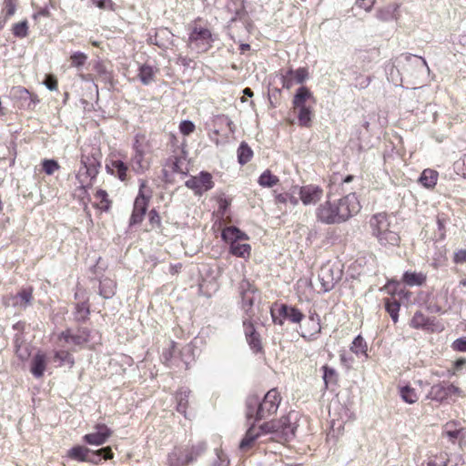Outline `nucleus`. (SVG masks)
Returning a JSON list of instances; mask_svg holds the SVG:
<instances>
[{
    "label": "nucleus",
    "mask_w": 466,
    "mask_h": 466,
    "mask_svg": "<svg viewBox=\"0 0 466 466\" xmlns=\"http://www.w3.org/2000/svg\"><path fill=\"white\" fill-rule=\"evenodd\" d=\"M360 208L358 197L350 193L335 201L328 198L317 208L316 218L323 224H340L357 215Z\"/></svg>",
    "instance_id": "obj_1"
},
{
    "label": "nucleus",
    "mask_w": 466,
    "mask_h": 466,
    "mask_svg": "<svg viewBox=\"0 0 466 466\" xmlns=\"http://www.w3.org/2000/svg\"><path fill=\"white\" fill-rule=\"evenodd\" d=\"M101 153L97 147L85 146L82 147L81 167L76 176L78 181V198L86 197V187H90L100 167Z\"/></svg>",
    "instance_id": "obj_2"
},
{
    "label": "nucleus",
    "mask_w": 466,
    "mask_h": 466,
    "mask_svg": "<svg viewBox=\"0 0 466 466\" xmlns=\"http://www.w3.org/2000/svg\"><path fill=\"white\" fill-rule=\"evenodd\" d=\"M371 233L383 247H395L400 244V237L394 219L385 213L374 215L370 220Z\"/></svg>",
    "instance_id": "obj_3"
},
{
    "label": "nucleus",
    "mask_w": 466,
    "mask_h": 466,
    "mask_svg": "<svg viewBox=\"0 0 466 466\" xmlns=\"http://www.w3.org/2000/svg\"><path fill=\"white\" fill-rule=\"evenodd\" d=\"M280 400L279 392L276 389L268 390L262 401L257 396H250L247 400L248 417L260 420L266 415L275 412Z\"/></svg>",
    "instance_id": "obj_4"
},
{
    "label": "nucleus",
    "mask_w": 466,
    "mask_h": 466,
    "mask_svg": "<svg viewBox=\"0 0 466 466\" xmlns=\"http://www.w3.org/2000/svg\"><path fill=\"white\" fill-rule=\"evenodd\" d=\"M134 154L130 158V167L137 174H143L146 172L151 163V147L143 137H136L133 145Z\"/></svg>",
    "instance_id": "obj_5"
},
{
    "label": "nucleus",
    "mask_w": 466,
    "mask_h": 466,
    "mask_svg": "<svg viewBox=\"0 0 466 466\" xmlns=\"http://www.w3.org/2000/svg\"><path fill=\"white\" fill-rule=\"evenodd\" d=\"M461 395L462 390L459 387L452 383L442 381L431 388L427 398L441 403L448 400L454 401L456 398Z\"/></svg>",
    "instance_id": "obj_6"
},
{
    "label": "nucleus",
    "mask_w": 466,
    "mask_h": 466,
    "mask_svg": "<svg viewBox=\"0 0 466 466\" xmlns=\"http://www.w3.org/2000/svg\"><path fill=\"white\" fill-rule=\"evenodd\" d=\"M150 198V192L146 191L145 181H141L139 193L135 199L130 224H137L143 220Z\"/></svg>",
    "instance_id": "obj_7"
},
{
    "label": "nucleus",
    "mask_w": 466,
    "mask_h": 466,
    "mask_svg": "<svg viewBox=\"0 0 466 466\" xmlns=\"http://www.w3.org/2000/svg\"><path fill=\"white\" fill-rule=\"evenodd\" d=\"M293 322L299 323L298 332L305 339H310L320 331L319 321L313 317L305 318L300 312L293 309Z\"/></svg>",
    "instance_id": "obj_8"
},
{
    "label": "nucleus",
    "mask_w": 466,
    "mask_h": 466,
    "mask_svg": "<svg viewBox=\"0 0 466 466\" xmlns=\"http://www.w3.org/2000/svg\"><path fill=\"white\" fill-rule=\"evenodd\" d=\"M212 35L207 28L195 26L189 35L190 47L198 52H206L211 47Z\"/></svg>",
    "instance_id": "obj_9"
},
{
    "label": "nucleus",
    "mask_w": 466,
    "mask_h": 466,
    "mask_svg": "<svg viewBox=\"0 0 466 466\" xmlns=\"http://www.w3.org/2000/svg\"><path fill=\"white\" fill-rule=\"evenodd\" d=\"M185 185L192 189L196 195H202L214 187V182L210 173L202 171L198 176L190 177Z\"/></svg>",
    "instance_id": "obj_10"
},
{
    "label": "nucleus",
    "mask_w": 466,
    "mask_h": 466,
    "mask_svg": "<svg viewBox=\"0 0 466 466\" xmlns=\"http://www.w3.org/2000/svg\"><path fill=\"white\" fill-rule=\"evenodd\" d=\"M10 96L18 103L20 108L33 109L39 102L36 95L31 94L23 86H14L10 91Z\"/></svg>",
    "instance_id": "obj_11"
},
{
    "label": "nucleus",
    "mask_w": 466,
    "mask_h": 466,
    "mask_svg": "<svg viewBox=\"0 0 466 466\" xmlns=\"http://www.w3.org/2000/svg\"><path fill=\"white\" fill-rule=\"evenodd\" d=\"M323 189L317 185L309 184L299 187L298 198L304 206H314L322 199Z\"/></svg>",
    "instance_id": "obj_12"
},
{
    "label": "nucleus",
    "mask_w": 466,
    "mask_h": 466,
    "mask_svg": "<svg viewBox=\"0 0 466 466\" xmlns=\"http://www.w3.org/2000/svg\"><path fill=\"white\" fill-rule=\"evenodd\" d=\"M111 434L112 431L105 424H96L95 426V431L86 434L83 439L90 445L99 446L106 443Z\"/></svg>",
    "instance_id": "obj_13"
},
{
    "label": "nucleus",
    "mask_w": 466,
    "mask_h": 466,
    "mask_svg": "<svg viewBox=\"0 0 466 466\" xmlns=\"http://www.w3.org/2000/svg\"><path fill=\"white\" fill-rule=\"evenodd\" d=\"M90 333L86 329H79L76 331L67 329L61 333L59 339H64L67 344L82 346L90 341Z\"/></svg>",
    "instance_id": "obj_14"
},
{
    "label": "nucleus",
    "mask_w": 466,
    "mask_h": 466,
    "mask_svg": "<svg viewBox=\"0 0 466 466\" xmlns=\"http://www.w3.org/2000/svg\"><path fill=\"white\" fill-rule=\"evenodd\" d=\"M242 307L246 311L252 307L257 299V289L247 280H243L239 286Z\"/></svg>",
    "instance_id": "obj_15"
},
{
    "label": "nucleus",
    "mask_w": 466,
    "mask_h": 466,
    "mask_svg": "<svg viewBox=\"0 0 466 466\" xmlns=\"http://www.w3.org/2000/svg\"><path fill=\"white\" fill-rule=\"evenodd\" d=\"M32 291L31 289H24L16 295H11L5 299V306L15 307L19 309H25L31 302Z\"/></svg>",
    "instance_id": "obj_16"
},
{
    "label": "nucleus",
    "mask_w": 466,
    "mask_h": 466,
    "mask_svg": "<svg viewBox=\"0 0 466 466\" xmlns=\"http://www.w3.org/2000/svg\"><path fill=\"white\" fill-rule=\"evenodd\" d=\"M339 279V275L338 273L334 275L332 267L329 264L322 266L319 272V279L322 284L324 291L331 289Z\"/></svg>",
    "instance_id": "obj_17"
},
{
    "label": "nucleus",
    "mask_w": 466,
    "mask_h": 466,
    "mask_svg": "<svg viewBox=\"0 0 466 466\" xmlns=\"http://www.w3.org/2000/svg\"><path fill=\"white\" fill-rule=\"evenodd\" d=\"M243 327L247 341L251 350L255 352L259 351L262 348L261 341L259 335L256 332L253 324L249 320H244Z\"/></svg>",
    "instance_id": "obj_18"
},
{
    "label": "nucleus",
    "mask_w": 466,
    "mask_h": 466,
    "mask_svg": "<svg viewBox=\"0 0 466 466\" xmlns=\"http://www.w3.org/2000/svg\"><path fill=\"white\" fill-rule=\"evenodd\" d=\"M315 105L316 99L313 94L305 86L299 87L293 96V107Z\"/></svg>",
    "instance_id": "obj_19"
},
{
    "label": "nucleus",
    "mask_w": 466,
    "mask_h": 466,
    "mask_svg": "<svg viewBox=\"0 0 466 466\" xmlns=\"http://www.w3.org/2000/svg\"><path fill=\"white\" fill-rule=\"evenodd\" d=\"M47 364V358L44 352L38 351L32 359L30 363V371L35 378H41L44 375Z\"/></svg>",
    "instance_id": "obj_20"
},
{
    "label": "nucleus",
    "mask_w": 466,
    "mask_h": 466,
    "mask_svg": "<svg viewBox=\"0 0 466 466\" xmlns=\"http://www.w3.org/2000/svg\"><path fill=\"white\" fill-rule=\"evenodd\" d=\"M399 393L402 400L408 404H414L418 401L420 392L416 385L399 386Z\"/></svg>",
    "instance_id": "obj_21"
},
{
    "label": "nucleus",
    "mask_w": 466,
    "mask_h": 466,
    "mask_svg": "<svg viewBox=\"0 0 466 466\" xmlns=\"http://www.w3.org/2000/svg\"><path fill=\"white\" fill-rule=\"evenodd\" d=\"M194 461V457H187L182 448H175L168 455V464L170 466H186Z\"/></svg>",
    "instance_id": "obj_22"
},
{
    "label": "nucleus",
    "mask_w": 466,
    "mask_h": 466,
    "mask_svg": "<svg viewBox=\"0 0 466 466\" xmlns=\"http://www.w3.org/2000/svg\"><path fill=\"white\" fill-rule=\"evenodd\" d=\"M314 106L293 107L297 111L298 123L300 127H309L313 118Z\"/></svg>",
    "instance_id": "obj_23"
},
{
    "label": "nucleus",
    "mask_w": 466,
    "mask_h": 466,
    "mask_svg": "<svg viewBox=\"0 0 466 466\" xmlns=\"http://www.w3.org/2000/svg\"><path fill=\"white\" fill-rule=\"evenodd\" d=\"M106 169L120 180L124 181L127 179V166L122 160H111L106 164Z\"/></svg>",
    "instance_id": "obj_24"
},
{
    "label": "nucleus",
    "mask_w": 466,
    "mask_h": 466,
    "mask_svg": "<svg viewBox=\"0 0 466 466\" xmlns=\"http://www.w3.org/2000/svg\"><path fill=\"white\" fill-rule=\"evenodd\" d=\"M222 238L232 245L235 241L248 240V236L236 227H228L222 231Z\"/></svg>",
    "instance_id": "obj_25"
},
{
    "label": "nucleus",
    "mask_w": 466,
    "mask_h": 466,
    "mask_svg": "<svg viewBox=\"0 0 466 466\" xmlns=\"http://www.w3.org/2000/svg\"><path fill=\"white\" fill-rule=\"evenodd\" d=\"M157 71L158 70L156 67L148 65H142L139 66L137 76L143 85L148 86L155 81V76Z\"/></svg>",
    "instance_id": "obj_26"
},
{
    "label": "nucleus",
    "mask_w": 466,
    "mask_h": 466,
    "mask_svg": "<svg viewBox=\"0 0 466 466\" xmlns=\"http://www.w3.org/2000/svg\"><path fill=\"white\" fill-rule=\"evenodd\" d=\"M190 390L186 388H181L176 394L177 410L187 417V409L188 406V398Z\"/></svg>",
    "instance_id": "obj_27"
},
{
    "label": "nucleus",
    "mask_w": 466,
    "mask_h": 466,
    "mask_svg": "<svg viewBox=\"0 0 466 466\" xmlns=\"http://www.w3.org/2000/svg\"><path fill=\"white\" fill-rule=\"evenodd\" d=\"M439 174L433 169H425L421 173L419 181L426 188H433L437 184Z\"/></svg>",
    "instance_id": "obj_28"
},
{
    "label": "nucleus",
    "mask_w": 466,
    "mask_h": 466,
    "mask_svg": "<svg viewBox=\"0 0 466 466\" xmlns=\"http://www.w3.org/2000/svg\"><path fill=\"white\" fill-rule=\"evenodd\" d=\"M250 245L243 243L242 240L235 241L230 246V253L238 258H248L250 256Z\"/></svg>",
    "instance_id": "obj_29"
},
{
    "label": "nucleus",
    "mask_w": 466,
    "mask_h": 466,
    "mask_svg": "<svg viewBox=\"0 0 466 466\" xmlns=\"http://www.w3.org/2000/svg\"><path fill=\"white\" fill-rule=\"evenodd\" d=\"M402 280L410 287L421 286L426 280V275L421 272L406 271L403 274Z\"/></svg>",
    "instance_id": "obj_30"
},
{
    "label": "nucleus",
    "mask_w": 466,
    "mask_h": 466,
    "mask_svg": "<svg viewBox=\"0 0 466 466\" xmlns=\"http://www.w3.org/2000/svg\"><path fill=\"white\" fill-rule=\"evenodd\" d=\"M350 351L357 357L363 356L368 358V344L360 335L353 339L350 345Z\"/></svg>",
    "instance_id": "obj_31"
},
{
    "label": "nucleus",
    "mask_w": 466,
    "mask_h": 466,
    "mask_svg": "<svg viewBox=\"0 0 466 466\" xmlns=\"http://www.w3.org/2000/svg\"><path fill=\"white\" fill-rule=\"evenodd\" d=\"M287 310L288 308L286 305L275 303L270 308V313L274 323L282 325L284 319L288 318Z\"/></svg>",
    "instance_id": "obj_32"
},
{
    "label": "nucleus",
    "mask_w": 466,
    "mask_h": 466,
    "mask_svg": "<svg viewBox=\"0 0 466 466\" xmlns=\"http://www.w3.org/2000/svg\"><path fill=\"white\" fill-rule=\"evenodd\" d=\"M116 284L109 279L105 278L100 281V295L105 299L112 298L116 292Z\"/></svg>",
    "instance_id": "obj_33"
},
{
    "label": "nucleus",
    "mask_w": 466,
    "mask_h": 466,
    "mask_svg": "<svg viewBox=\"0 0 466 466\" xmlns=\"http://www.w3.org/2000/svg\"><path fill=\"white\" fill-rule=\"evenodd\" d=\"M89 450L83 446H75L67 452V456L75 461H87Z\"/></svg>",
    "instance_id": "obj_34"
},
{
    "label": "nucleus",
    "mask_w": 466,
    "mask_h": 466,
    "mask_svg": "<svg viewBox=\"0 0 466 466\" xmlns=\"http://www.w3.org/2000/svg\"><path fill=\"white\" fill-rule=\"evenodd\" d=\"M54 361L58 362L59 366L67 365L69 368H72L75 363L72 355L66 350L55 351Z\"/></svg>",
    "instance_id": "obj_35"
},
{
    "label": "nucleus",
    "mask_w": 466,
    "mask_h": 466,
    "mask_svg": "<svg viewBox=\"0 0 466 466\" xmlns=\"http://www.w3.org/2000/svg\"><path fill=\"white\" fill-rule=\"evenodd\" d=\"M258 432L256 431V429L252 426L248 429L247 431L245 437L241 441L239 444V448L241 450H248L253 442L256 441V439L258 437Z\"/></svg>",
    "instance_id": "obj_36"
},
{
    "label": "nucleus",
    "mask_w": 466,
    "mask_h": 466,
    "mask_svg": "<svg viewBox=\"0 0 466 466\" xmlns=\"http://www.w3.org/2000/svg\"><path fill=\"white\" fill-rule=\"evenodd\" d=\"M279 179L269 170L264 171L258 177V184L263 187H271L278 183Z\"/></svg>",
    "instance_id": "obj_37"
},
{
    "label": "nucleus",
    "mask_w": 466,
    "mask_h": 466,
    "mask_svg": "<svg viewBox=\"0 0 466 466\" xmlns=\"http://www.w3.org/2000/svg\"><path fill=\"white\" fill-rule=\"evenodd\" d=\"M252 155L251 148L246 143H241L238 149V162L241 165L248 163L251 159Z\"/></svg>",
    "instance_id": "obj_38"
},
{
    "label": "nucleus",
    "mask_w": 466,
    "mask_h": 466,
    "mask_svg": "<svg viewBox=\"0 0 466 466\" xmlns=\"http://www.w3.org/2000/svg\"><path fill=\"white\" fill-rule=\"evenodd\" d=\"M206 449L207 446L205 442H198L190 448L183 449V451L187 457L193 456L195 461L200 454L204 453Z\"/></svg>",
    "instance_id": "obj_39"
},
{
    "label": "nucleus",
    "mask_w": 466,
    "mask_h": 466,
    "mask_svg": "<svg viewBox=\"0 0 466 466\" xmlns=\"http://www.w3.org/2000/svg\"><path fill=\"white\" fill-rule=\"evenodd\" d=\"M272 430L283 435H289L291 432L289 417L282 418L277 424L272 426Z\"/></svg>",
    "instance_id": "obj_40"
},
{
    "label": "nucleus",
    "mask_w": 466,
    "mask_h": 466,
    "mask_svg": "<svg viewBox=\"0 0 466 466\" xmlns=\"http://www.w3.org/2000/svg\"><path fill=\"white\" fill-rule=\"evenodd\" d=\"M323 380L325 382L326 387H328L329 384L336 383V381H337L336 370L328 366H324L323 367Z\"/></svg>",
    "instance_id": "obj_41"
},
{
    "label": "nucleus",
    "mask_w": 466,
    "mask_h": 466,
    "mask_svg": "<svg viewBox=\"0 0 466 466\" xmlns=\"http://www.w3.org/2000/svg\"><path fill=\"white\" fill-rule=\"evenodd\" d=\"M43 170L46 175H53L60 168L59 164L54 159H45L42 162Z\"/></svg>",
    "instance_id": "obj_42"
},
{
    "label": "nucleus",
    "mask_w": 466,
    "mask_h": 466,
    "mask_svg": "<svg viewBox=\"0 0 466 466\" xmlns=\"http://www.w3.org/2000/svg\"><path fill=\"white\" fill-rule=\"evenodd\" d=\"M13 34L20 38H24L28 34V25L26 21H23L14 25Z\"/></svg>",
    "instance_id": "obj_43"
},
{
    "label": "nucleus",
    "mask_w": 466,
    "mask_h": 466,
    "mask_svg": "<svg viewBox=\"0 0 466 466\" xmlns=\"http://www.w3.org/2000/svg\"><path fill=\"white\" fill-rule=\"evenodd\" d=\"M71 64L75 67H80L85 65L87 56L82 52H75L70 56Z\"/></svg>",
    "instance_id": "obj_44"
},
{
    "label": "nucleus",
    "mask_w": 466,
    "mask_h": 466,
    "mask_svg": "<svg viewBox=\"0 0 466 466\" xmlns=\"http://www.w3.org/2000/svg\"><path fill=\"white\" fill-rule=\"evenodd\" d=\"M386 309L390 315L392 320L396 323L399 319V310H400V304L396 301L394 302H386Z\"/></svg>",
    "instance_id": "obj_45"
},
{
    "label": "nucleus",
    "mask_w": 466,
    "mask_h": 466,
    "mask_svg": "<svg viewBox=\"0 0 466 466\" xmlns=\"http://www.w3.org/2000/svg\"><path fill=\"white\" fill-rule=\"evenodd\" d=\"M449 462V456L446 452H440L439 455L435 456L434 459H431L429 462V465L431 466H447Z\"/></svg>",
    "instance_id": "obj_46"
},
{
    "label": "nucleus",
    "mask_w": 466,
    "mask_h": 466,
    "mask_svg": "<svg viewBox=\"0 0 466 466\" xmlns=\"http://www.w3.org/2000/svg\"><path fill=\"white\" fill-rule=\"evenodd\" d=\"M427 323L425 316L421 312H416L410 321V326L419 329L424 327Z\"/></svg>",
    "instance_id": "obj_47"
},
{
    "label": "nucleus",
    "mask_w": 466,
    "mask_h": 466,
    "mask_svg": "<svg viewBox=\"0 0 466 466\" xmlns=\"http://www.w3.org/2000/svg\"><path fill=\"white\" fill-rule=\"evenodd\" d=\"M89 315V308L85 303L78 304L76 308V319L85 320Z\"/></svg>",
    "instance_id": "obj_48"
},
{
    "label": "nucleus",
    "mask_w": 466,
    "mask_h": 466,
    "mask_svg": "<svg viewBox=\"0 0 466 466\" xmlns=\"http://www.w3.org/2000/svg\"><path fill=\"white\" fill-rule=\"evenodd\" d=\"M195 130V125L189 120H183L179 125V131L184 136H188Z\"/></svg>",
    "instance_id": "obj_49"
},
{
    "label": "nucleus",
    "mask_w": 466,
    "mask_h": 466,
    "mask_svg": "<svg viewBox=\"0 0 466 466\" xmlns=\"http://www.w3.org/2000/svg\"><path fill=\"white\" fill-rule=\"evenodd\" d=\"M293 79L298 84H302L306 79L309 77V72L308 69L305 67H301L296 70L295 73H293Z\"/></svg>",
    "instance_id": "obj_50"
},
{
    "label": "nucleus",
    "mask_w": 466,
    "mask_h": 466,
    "mask_svg": "<svg viewBox=\"0 0 466 466\" xmlns=\"http://www.w3.org/2000/svg\"><path fill=\"white\" fill-rule=\"evenodd\" d=\"M96 198L97 199H100V208H103V209H107L108 207H109V201L107 199V193L103 190V189H99L96 191Z\"/></svg>",
    "instance_id": "obj_51"
},
{
    "label": "nucleus",
    "mask_w": 466,
    "mask_h": 466,
    "mask_svg": "<svg viewBox=\"0 0 466 466\" xmlns=\"http://www.w3.org/2000/svg\"><path fill=\"white\" fill-rule=\"evenodd\" d=\"M375 0H357L356 6L365 10L366 12H370L375 5Z\"/></svg>",
    "instance_id": "obj_52"
},
{
    "label": "nucleus",
    "mask_w": 466,
    "mask_h": 466,
    "mask_svg": "<svg viewBox=\"0 0 466 466\" xmlns=\"http://www.w3.org/2000/svg\"><path fill=\"white\" fill-rule=\"evenodd\" d=\"M452 349L456 351H466V337L459 338L452 343Z\"/></svg>",
    "instance_id": "obj_53"
},
{
    "label": "nucleus",
    "mask_w": 466,
    "mask_h": 466,
    "mask_svg": "<svg viewBox=\"0 0 466 466\" xmlns=\"http://www.w3.org/2000/svg\"><path fill=\"white\" fill-rule=\"evenodd\" d=\"M212 466H228V458L222 451H217V461L212 464Z\"/></svg>",
    "instance_id": "obj_54"
},
{
    "label": "nucleus",
    "mask_w": 466,
    "mask_h": 466,
    "mask_svg": "<svg viewBox=\"0 0 466 466\" xmlns=\"http://www.w3.org/2000/svg\"><path fill=\"white\" fill-rule=\"evenodd\" d=\"M217 120L220 121L223 124H226L228 127V129L230 132L235 131V125L233 124L232 120L228 116H218L217 117Z\"/></svg>",
    "instance_id": "obj_55"
},
{
    "label": "nucleus",
    "mask_w": 466,
    "mask_h": 466,
    "mask_svg": "<svg viewBox=\"0 0 466 466\" xmlns=\"http://www.w3.org/2000/svg\"><path fill=\"white\" fill-rule=\"evenodd\" d=\"M5 10L6 12L7 16H11L15 14V4L14 0H5Z\"/></svg>",
    "instance_id": "obj_56"
},
{
    "label": "nucleus",
    "mask_w": 466,
    "mask_h": 466,
    "mask_svg": "<svg viewBox=\"0 0 466 466\" xmlns=\"http://www.w3.org/2000/svg\"><path fill=\"white\" fill-rule=\"evenodd\" d=\"M175 347H176L175 343L171 342L170 348L162 353V358L165 360V362L167 363L171 360L173 351L175 350Z\"/></svg>",
    "instance_id": "obj_57"
},
{
    "label": "nucleus",
    "mask_w": 466,
    "mask_h": 466,
    "mask_svg": "<svg viewBox=\"0 0 466 466\" xmlns=\"http://www.w3.org/2000/svg\"><path fill=\"white\" fill-rule=\"evenodd\" d=\"M454 261L456 263L466 262V249H461L454 254Z\"/></svg>",
    "instance_id": "obj_58"
},
{
    "label": "nucleus",
    "mask_w": 466,
    "mask_h": 466,
    "mask_svg": "<svg viewBox=\"0 0 466 466\" xmlns=\"http://www.w3.org/2000/svg\"><path fill=\"white\" fill-rule=\"evenodd\" d=\"M45 85L51 91L57 89V81L53 76H48L45 81Z\"/></svg>",
    "instance_id": "obj_59"
},
{
    "label": "nucleus",
    "mask_w": 466,
    "mask_h": 466,
    "mask_svg": "<svg viewBox=\"0 0 466 466\" xmlns=\"http://www.w3.org/2000/svg\"><path fill=\"white\" fill-rule=\"evenodd\" d=\"M96 5L101 9L108 8L113 5L111 0H93Z\"/></svg>",
    "instance_id": "obj_60"
},
{
    "label": "nucleus",
    "mask_w": 466,
    "mask_h": 466,
    "mask_svg": "<svg viewBox=\"0 0 466 466\" xmlns=\"http://www.w3.org/2000/svg\"><path fill=\"white\" fill-rule=\"evenodd\" d=\"M99 455H103L104 459H111L113 457V453L111 451V449L109 447L103 448L97 451Z\"/></svg>",
    "instance_id": "obj_61"
},
{
    "label": "nucleus",
    "mask_w": 466,
    "mask_h": 466,
    "mask_svg": "<svg viewBox=\"0 0 466 466\" xmlns=\"http://www.w3.org/2000/svg\"><path fill=\"white\" fill-rule=\"evenodd\" d=\"M340 361L341 363L347 367V368H350L351 365H352V362H353V360L350 359V358H347L346 355L344 353H341L340 354Z\"/></svg>",
    "instance_id": "obj_62"
},
{
    "label": "nucleus",
    "mask_w": 466,
    "mask_h": 466,
    "mask_svg": "<svg viewBox=\"0 0 466 466\" xmlns=\"http://www.w3.org/2000/svg\"><path fill=\"white\" fill-rule=\"evenodd\" d=\"M291 74V71L290 70H288L287 71V76H284L282 78V82H283V87L287 88V89H289L290 86H291V84H290V80L288 78V76Z\"/></svg>",
    "instance_id": "obj_63"
},
{
    "label": "nucleus",
    "mask_w": 466,
    "mask_h": 466,
    "mask_svg": "<svg viewBox=\"0 0 466 466\" xmlns=\"http://www.w3.org/2000/svg\"><path fill=\"white\" fill-rule=\"evenodd\" d=\"M460 434V431L459 430H454V431H446V435L451 439V440H454V439H457L458 436Z\"/></svg>",
    "instance_id": "obj_64"
}]
</instances>
